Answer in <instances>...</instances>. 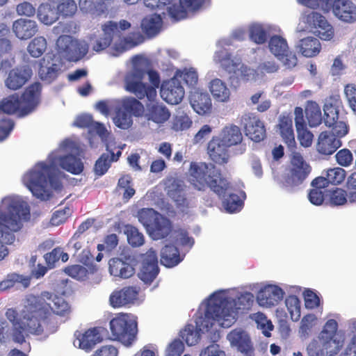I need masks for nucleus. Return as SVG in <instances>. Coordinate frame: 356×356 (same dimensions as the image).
I'll return each mask as SVG.
<instances>
[{
	"instance_id": "8fccbe9b",
	"label": "nucleus",
	"mask_w": 356,
	"mask_h": 356,
	"mask_svg": "<svg viewBox=\"0 0 356 356\" xmlns=\"http://www.w3.org/2000/svg\"><path fill=\"white\" fill-rule=\"evenodd\" d=\"M79 7L83 13L90 14L96 16H101L106 14L104 11H101L99 7V3L94 0H79Z\"/></svg>"
},
{
	"instance_id": "338daca9",
	"label": "nucleus",
	"mask_w": 356,
	"mask_h": 356,
	"mask_svg": "<svg viewBox=\"0 0 356 356\" xmlns=\"http://www.w3.org/2000/svg\"><path fill=\"white\" fill-rule=\"evenodd\" d=\"M109 155L103 154L96 161L95 170L99 175H103L106 172L111 165Z\"/></svg>"
},
{
	"instance_id": "a211bd4d",
	"label": "nucleus",
	"mask_w": 356,
	"mask_h": 356,
	"mask_svg": "<svg viewBox=\"0 0 356 356\" xmlns=\"http://www.w3.org/2000/svg\"><path fill=\"white\" fill-rule=\"evenodd\" d=\"M159 272L157 254L150 248L142 256V266L138 275L146 284H151Z\"/></svg>"
},
{
	"instance_id": "09e8293b",
	"label": "nucleus",
	"mask_w": 356,
	"mask_h": 356,
	"mask_svg": "<svg viewBox=\"0 0 356 356\" xmlns=\"http://www.w3.org/2000/svg\"><path fill=\"white\" fill-rule=\"evenodd\" d=\"M180 337L186 341L188 346H194L200 339V334L193 325H187L181 331Z\"/></svg>"
},
{
	"instance_id": "4c0bfd02",
	"label": "nucleus",
	"mask_w": 356,
	"mask_h": 356,
	"mask_svg": "<svg viewBox=\"0 0 356 356\" xmlns=\"http://www.w3.org/2000/svg\"><path fill=\"white\" fill-rule=\"evenodd\" d=\"M306 118L311 127H317L322 122L321 108L314 102H309L305 108Z\"/></svg>"
},
{
	"instance_id": "aec40b11",
	"label": "nucleus",
	"mask_w": 356,
	"mask_h": 356,
	"mask_svg": "<svg viewBox=\"0 0 356 356\" xmlns=\"http://www.w3.org/2000/svg\"><path fill=\"white\" fill-rule=\"evenodd\" d=\"M206 0H176L168 7V15L174 20L179 21L186 18L188 11H196L205 3Z\"/></svg>"
},
{
	"instance_id": "c756f323",
	"label": "nucleus",
	"mask_w": 356,
	"mask_h": 356,
	"mask_svg": "<svg viewBox=\"0 0 356 356\" xmlns=\"http://www.w3.org/2000/svg\"><path fill=\"white\" fill-rule=\"evenodd\" d=\"M147 121H152L156 124H162L168 120L170 112L163 105L156 104H147L146 111L143 114Z\"/></svg>"
},
{
	"instance_id": "39448f33",
	"label": "nucleus",
	"mask_w": 356,
	"mask_h": 356,
	"mask_svg": "<svg viewBox=\"0 0 356 356\" xmlns=\"http://www.w3.org/2000/svg\"><path fill=\"white\" fill-rule=\"evenodd\" d=\"M189 172L190 182L198 191H204L209 188L221 197L229 188V182L221 170L212 163H191Z\"/></svg>"
},
{
	"instance_id": "e2e57ef3",
	"label": "nucleus",
	"mask_w": 356,
	"mask_h": 356,
	"mask_svg": "<svg viewBox=\"0 0 356 356\" xmlns=\"http://www.w3.org/2000/svg\"><path fill=\"white\" fill-rule=\"evenodd\" d=\"M15 126L14 121L8 117L0 118V141L6 139Z\"/></svg>"
},
{
	"instance_id": "a878e982",
	"label": "nucleus",
	"mask_w": 356,
	"mask_h": 356,
	"mask_svg": "<svg viewBox=\"0 0 356 356\" xmlns=\"http://www.w3.org/2000/svg\"><path fill=\"white\" fill-rule=\"evenodd\" d=\"M12 29L15 36L19 40L30 39L38 31L35 21L24 18H19L14 21Z\"/></svg>"
},
{
	"instance_id": "7ed1b4c3",
	"label": "nucleus",
	"mask_w": 356,
	"mask_h": 356,
	"mask_svg": "<svg viewBox=\"0 0 356 356\" xmlns=\"http://www.w3.org/2000/svg\"><path fill=\"white\" fill-rule=\"evenodd\" d=\"M213 296L211 302L207 305L204 317L197 324L206 331H209L216 324L224 328L231 327L238 316V308L236 307L235 300L229 297L222 298L215 295ZM244 302L246 303L242 309H249L253 303V296L251 293L241 295L238 298V302L242 304Z\"/></svg>"
},
{
	"instance_id": "864d4df0",
	"label": "nucleus",
	"mask_w": 356,
	"mask_h": 356,
	"mask_svg": "<svg viewBox=\"0 0 356 356\" xmlns=\"http://www.w3.org/2000/svg\"><path fill=\"white\" fill-rule=\"evenodd\" d=\"M170 197L175 202L178 208L185 209L189 207V202L186 197L184 191L179 186L168 192Z\"/></svg>"
},
{
	"instance_id": "58836bf2",
	"label": "nucleus",
	"mask_w": 356,
	"mask_h": 356,
	"mask_svg": "<svg viewBox=\"0 0 356 356\" xmlns=\"http://www.w3.org/2000/svg\"><path fill=\"white\" fill-rule=\"evenodd\" d=\"M278 127L281 136L286 143L290 144L295 141L291 118L289 116L281 117Z\"/></svg>"
},
{
	"instance_id": "0e129e2a",
	"label": "nucleus",
	"mask_w": 356,
	"mask_h": 356,
	"mask_svg": "<svg viewBox=\"0 0 356 356\" xmlns=\"http://www.w3.org/2000/svg\"><path fill=\"white\" fill-rule=\"evenodd\" d=\"M298 139L300 144L304 147H309L312 145L314 135L307 128L297 129Z\"/></svg>"
},
{
	"instance_id": "7c9ffc66",
	"label": "nucleus",
	"mask_w": 356,
	"mask_h": 356,
	"mask_svg": "<svg viewBox=\"0 0 356 356\" xmlns=\"http://www.w3.org/2000/svg\"><path fill=\"white\" fill-rule=\"evenodd\" d=\"M340 103V97L339 95L330 96L326 99L323 107V121L327 127L334 124L335 122L340 120L339 115V106Z\"/></svg>"
},
{
	"instance_id": "bb28decb",
	"label": "nucleus",
	"mask_w": 356,
	"mask_h": 356,
	"mask_svg": "<svg viewBox=\"0 0 356 356\" xmlns=\"http://www.w3.org/2000/svg\"><path fill=\"white\" fill-rule=\"evenodd\" d=\"M190 103L194 111L199 115H205L212 108L210 95L207 90H193L190 95Z\"/></svg>"
},
{
	"instance_id": "393cba45",
	"label": "nucleus",
	"mask_w": 356,
	"mask_h": 356,
	"mask_svg": "<svg viewBox=\"0 0 356 356\" xmlns=\"http://www.w3.org/2000/svg\"><path fill=\"white\" fill-rule=\"evenodd\" d=\"M341 145L340 139L330 132L325 131L319 134L316 149L320 154L330 156L334 154Z\"/></svg>"
},
{
	"instance_id": "c85d7f7f",
	"label": "nucleus",
	"mask_w": 356,
	"mask_h": 356,
	"mask_svg": "<svg viewBox=\"0 0 356 356\" xmlns=\"http://www.w3.org/2000/svg\"><path fill=\"white\" fill-rule=\"evenodd\" d=\"M172 228L170 220L159 214L147 231L154 240H159L167 237L171 232Z\"/></svg>"
},
{
	"instance_id": "5701e85b",
	"label": "nucleus",
	"mask_w": 356,
	"mask_h": 356,
	"mask_svg": "<svg viewBox=\"0 0 356 356\" xmlns=\"http://www.w3.org/2000/svg\"><path fill=\"white\" fill-rule=\"evenodd\" d=\"M138 291L134 286H125L114 291L110 296L109 302L113 308L132 304L137 300Z\"/></svg>"
},
{
	"instance_id": "ddd939ff",
	"label": "nucleus",
	"mask_w": 356,
	"mask_h": 356,
	"mask_svg": "<svg viewBox=\"0 0 356 356\" xmlns=\"http://www.w3.org/2000/svg\"><path fill=\"white\" fill-rule=\"evenodd\" d=\"M131 27V24L125 20L122 19L118 23L108 21L102 25L103 36L96 40L95 44L92 47L93 51L100 52L106 49L112 42L113 39L121 38V31H125Z\"/></svg>"
},
{
	"instance_id": "412c9836",
	"label": "nucleus",
	"mask_w": 356,
	"mask_h": 356,
	"mask_svg": "<svg viewBox=\"0 0 356 356\" xmlns=\"http://www.w3.org/2000/svg\"><path fill=\"white\" fill-rule=\"evenodd\" d=\"M32 76L33 71L29 66H18L9 71L5 83L8 89H21Z\"/></svg>"
},
{
	"instance_id": "dca6fc26",
	"label": "nucleus",
	"mask_w": 356,
	"mask_h": 356,
	"mask_svg": "<svg viewBox=\"0 0 356 356\" xmlns=\"http://www.w3.org/2000/svg\"><path fill=\"white\" fill-rule=\"evenodd\" d=\"M270 51L280 60L284 65L291 68L296 65L298 59L296 54L289 51L286 40L279 35H273L268 43Z\"/></svg>"
},
{
	"instance_id": "5fc2aeb1",
	"label": "nucleus",
	"mask_w": 356,
	"mask_h": 356,
	"mask_svg": "<svg viewBox=\"0 0 356 356\" xmlns=\"http://www.w3.org/2000/svg\"><path fill=\"white\" fill-rule=\"evenodd\" d=\"M185 90H160L161 97L166 103L172 105L179 104L184 97Z\"/></svg>"
},
{
	"instance_id": "4d7b16f0",
	"label": "nucleus",
	"mask_w": 356,
	"mask_h": 356,
	"mask_svg": "<svg viewBox=\"0 0 356 356\" xmlns=\"http://www.w3.org/2000/svg\"><path fill=\"white\" fill-rule=\"evenodd\" d=\"M346 175V170L341 168L337 167L329 169L327 171L326 177L330 184L339 185L345 180Z\"/></svg>"
},
{
	"instance_id": "1a4fd4ad",
	"label": "nucleus",
	"mask_w": 356,
	"mask_h": 356,
	"mask_svg": "<svg viewBox=\"0 0 356 356\" xmlns=\"http://www.w3.org/2000/svg\"><path fill=\"white\" fill-rule=\"evenodd\" d=\"M125 89H160L161 77L155 70L134 67L124 77Z\"/></svg>"
},
{
	"instance_id": "4be33fe9",
	"label": "nucleus",
	"mask_w": 356,
	"mask_h": 356,
	"mask_svg": "<svg viewBox=\"0 0 356 356\" xmlns=\"http://www.w3.org/2000/svg\"><path fill=\"white\" fill-rule=\"evenodd\" d=\"M285 293L277 285H267L259 290L257 299L261 306L273 307L277 305L284 298Z\"/></svg>"
},
{
	"instance_id": "20e7f679",
	"label": "nucleus",
	"mask_w": 356,
	"mask_h": 356,
	"mask_svg": "<svg viewBox=\"0 0 356 356\" xmlns=\"http://www.w3.org/2000/svg\"><path fill=\"white\" fill-rule=\"evenodd\" d=\"M30 218V208L22 200H10L0 207V261L8 255V250L4 245L13 243L14 232L19 231L23 222Z\"/></svg>"
},
{
	"instance_id": "9d476101",
	"label": "nucleus",
	"mask_w": 356,
	"mask_h": 356,
	"mask_svg": "<svg viewBox=\"0 0 356 356\" xmlns=\"http://www.w3.org/2000/svg\"><path fill=\"white\" fill-rule=\"evenodd\" d=\"M110 330L115 340L127 346L136 339L137 323L125 314H119L110 321Z\"/></svg>"
},
{
	"instance_id": "c03bdc74",
	"label": "nucleus",
	"mask_w": 356,
	"mask_h": 356,
	"mask_svg": "<svg viewBox=\"0 0 356 356\" xmlns=\"http://www.w3.org/2000/svg\"><path fill=\"white\" fill-rule=\"evenodd\" d=\"M47 48L46 39L42 36L36 37L29 44L27 50L29 54L34 58H39L45 51Z\"/></svg>"
},
{
	"instance_id": "69168bd1",
	"label": "nucleus",
	"mask_w": 356,
	"mask_h": 356,
	"mask_svg": "<svg viewBox=\"0 0 356 356\" xmlns=\"http://www.w3.org/2000/svg\"><path fill=\"white\" fill-rule=\"evenodd\" d=\"M332 129L331 134H334L336 138L340 139L348 133V126L343 120H339L334 122V124L329 127Z\"/></svg>"
},
{
	"instance_id": "49530a36",
	"label": "nucleus",
	"mask_w": 356,
	"mask_h": 356,
	"mask_svg": "<svg viewBox=\"0 0 356 356\" xmlns=\"http://www.w3.org/2000/svg\"><path fill=\"white\" fill-rule=\"evenodd\" d=\"M160 213L152 208H143L138 211V220L148 230Z\"/></svg>"
},
{
	"instance_id": "603ef678",
	"label": "nucleus",
	"mask_w": 356,
	"mask_h": 356,
	"mask_svg": "<svg viewBox=\"0 0 356 356\" xmlns=\"http://www.w3.org/2000/svg\"><path fill=\"white\" fill-rule=\"evenodd\" d=\"M225 209L229 213L240 211L243 205V200L236 193H231L223 201Z\"/></svg>"
},
{
	"instance_id": "ea45409f",
	"label": "nucleus",
	"mask_w": 356,
	"mask_h": 356,
	"mask_svg": "<svg viewBox=\"0 0 356 356\" xmlns=\"http://www.w3.org/2000/svg\"><path fill=\"white\" fill-rule=\"evenodd\" d=\"M19 283L24 288H27L30 284V279L16 273L8 275L5 280L0 282V291L13 288Z\"/></svg>"
},
{
	"instance_id": "2eb2a0df",
	"label": "nucleus",
	"mask_w": 356,
	"mask_h": 356,
	"mask_svg": "<svg viewBox=\"0 0 356 356\" xmlns=\"http://www.w3.org/2000/svg\"><path fill=\"white\" fill-rule=\"evenodd\" d=\"M245 134L254 142L262 141L266 136L264 123L253 113H245L241 120Z\"/></svg>"
},
{
	"instance_id": "f3484780",
	"label": "nucleus",
	"mask_w": 356,
	"mask_h": 356,
	"mask_svg": "<svg viewBox=\"0 0 356 356\" xmlns=\"http://www.w3.org/2000/svg\"><path fill=\"white\" fill-rule=\"evenodd\" d=\"M307 23L312 29H314V33L323 40H330L334 35V31L332 26L328 22L327 19L318 12L312 11L307 15Z\"/></svg>"
},
{
	"instance_id": "423d86ee",
	"label": "nucleus",
	"mask_w": 356,
	"mask_h": 356,
	"mask_svg": "<svg viewBox=\"0 0 356 356\" xmlns=\"http://www.w3.org/2000/svg\"><path fill=\"white\" fill-rule=\"evenodd\" d=\"M70 31L67 24L59 22L52 29V33L58 38L56 42L57 52L68 62L77 63L88 53L89 44L83 40L65 35Z\"/></svg>"
},
{
	"instance_id": "052dcab7",
	"label": "nucleus",
	"mask_w": 356,
	"mask_h": 356,
	"mask_svg": "<svg viewBox=\"0 0 356 356\" xmlns=\"http://www.w3.org/2000/svg\"><path fill=\"white\" fill-rule=\"evenodd\" d=\"M58 74V70L56 69L55 64L49 67L41 65L39 69V76L40 79L47 83H51L54 81Z\"/></svg>"
},
{
	"instance_id": "f704fd0d",
	"label": "nucleus",
	"mask_w": 356,
	"mask_h": 356,
	"mask_svg": "<svg viewBox=\"0 0 356 356\" xmlns=\"http://www.w3.org/2000/svg\"><path fill=\"white\" fill-rule=\"evenodd\" d=\"M300 51L305 57H314L319 54L321 44L318 39L307 37L302 39L299 44Z\"/></svg>"
},
{
	"instance_id": "f03ea898",
	"label": "nucleus",
	"mask_w": 356,
	"mask_h": 356,
	"mask_svg": "<svg viewBox=\"0 0 356 356\" xmlns=\"http://www.w3.org/2000/svg\"><path fill=\"white\" fill-rule=\"evenodd\" d=\"M49 159V164L39 162L24 177V181L33 196L41 200H49L51 197L49 185L55 190L62 188V184L56 173L57 164L74 175H79L84 168L81 159L70 154L62 156L51 154Z\"/></svg>"
},
{
	"instance_id": "3c124183",
	"label": "nucleus",
	"mask_w": 356,
	"mask_h": 356,
	"mask_svg": "<svg viewBox=\"0 0 356 356\" xmlns=\"http://www.w3.org/2000/svg\"><path fill=\"white\" fill-rule=\"evenodd\" d=\"M249 35L250 40L258 44H264L267 40V32L260 24H252L249 29Z\"/></svg>"
},
{
	"instance_id": "2f4dec72",
	"label": "nucleus",
	"mask_w": 356,
	"mask_h": 356,
	"mask_svg": "<svg viewBox=\"0 0 356 356\" xmlns=\"http://www.w3.org/2000/svg\"><path fill=\"white\" fill-rule=\"evenodd\" d=\"M111 275L122 279H127L135 273V268L131 264L120 258H113L109 261Z\"/></svg>"
},
{
	"instance_id": "6e6552de",
	"label": "nucleus",
	"mask_w": 356,
	"mask_h": 356,
	"mask_svg": "<svg viewBox=\"0 0 356 356\" xmlns=\"http://www.w3.org/2000/svg\"><path fill=\"white\" fill-rule=\"evenodd\" d=\"M307 7L321 8L328 12L332 10L334 15L345 23L352 24L356 22V5L351 0H298Z\"/></svg>"
},
{
	"instance_id": "473e14b6",
	"label": "nucleus",
	"mask_w": 356,
	"mask_h": 356,
	"mask_svg": "<svg viewBox=\"0 0 356 356\" xmlns=\"http://www.w3.org/2000/svg\"><path fill=\"white\" fill-rule=\"evenodd\" d=\"M220 138L229 147L240 144L243 140V135L240 128L234 124H229L223 127Z\"/></svg>"
},
{
	"instance_id": "4468645a",
	"label": "nucleus",
	"mask_w": 356,
	"mask_h": 356,
	"mask_svg": "<svg viewBox=\"0 0 356 356\" xmlns=\"http://www.w3.org/2000/svg\"><path fill=\"white\" fill-rule=\"evenodd\" d=\"M198 81L197 73L193 70H177L173 77L163 81L160 89H184L188 87L191 89L195 88Z\"/></svg>"
},
{
	"instance_id": "79ce46f5",
	"label": "nucleus",
	"mask_w": 356,
	"mask_h": 356,
	"mask_svg": "<svg viewBox=\"0 0 356 356\" xmlns=\"http://www.w3.org/2000/svg\"><path fill=\"white\" fill-rule=\"evenodd\" d=\"M327 196L330 206H343L348 203L347 191L341 188L328 191Z\"/></svg>"
},
{
	"instance_id": "6ab92c4d",
	"label": "nucleus",
	"mask_w": 356,
	"mask_h": 356,
	"mask_svg": "<svg viewBox=\"0 0 356 356\" xmlns=\"http://www.w3.org/2000/svg\"><path fill=\"white\" fill-rule=\"evenodd\" d=\"M102 330L100 327H94L84 331H76L74 336L79 348L86 353L90 352L97 343L103 341Z\"/></svg>"
},
{
	"instance_id": "a18cd8bd",
	"label": "nucleus",
	"mask_w": 356,
	"mask_h": 356,
	"mask_svg": "<svg viewBox=\"0 0 356 356\" xmlns=\"http://www.w3.org/2000/svg\"><path fill=\"white\" fill-rule=\"evenodd\" d=\"M124 233L127 234L128 243L132 247H139L143 245L144 236L136 227L131 225H126Z\"/></svg>"
},
{
	"instance_id": "cd10ccee",
	"label": "nucleus",
	"mask_w": 356,
	"mask_h": 356,
	"mask_svg": "<svg viewBox=\"0 0 356 356\" xmlns=\"http://www.w3.org/2000/svg\"><path fill=\"white\" fill-rule=\"evenodd\" d=\"M227 339L232 345L236 346L246 356L253 355L254 348L250 339L243 331L234 330L228 334Z\"/></svg>"
},
{
	"instance_id": "72a5a7b5",
	"label": "nucleus",
	"mask_w": 356,
	"mask_h": 356,
	"mask_svg": "<svg viewBox=\"0 0 356 356\" xmlns=\"http://www.w3.org/2000/svg\"><path fill=\"white\" fill-rule=\"evenodd\" d=\"M181 261L178 248L172 244L165 245L161 252V263L166 267H173Z\"/></svg>"
},
{
	"instance_id": "f8f14e48",
	"label": "nucleus",
	"mask_w": 356,
	"mask_h": 356,
	"mask_svg": "<svg viewBox=\"0 0 356 356\" xmlns=\"http://www.w3.org/2000/svg\"><path fill=\"white\" fill-rule=\"evenodd\" d=\"M312 172L311 165L300 152H293L290 160V168L285 182L291 187L301 185Z\"/></svg>"
},
{
	"instance_id": "e433bc0d",
	"label": "nucleus",
	"mask_w": 356,
	"mask_h": 356,
	"mask_svg": "<svg viewBox=\"0 0 356 356\" xmlns=\"http://www.w3.org/2000/svg\"><path fill=\"white\" fill-rule=\"evenodd\" d=\"M37 16L39 21L45 25H51L58 19L57 11L48 3H42L39 6Z\"/></svg>"
},
{
	"instance_id": "9b49d317",
	"label": "nucleus",
	"mask_w": 356,
	"mask_h": 356,
	"mask_svg": "<svg viewBox=\"0 0 356 356\" xmlns=\"http://www.w3.org/2000/svg\"><path fill=\"white\" fill-rule=\"evenodd\" d=\"M144 114V106L136 98H127L115 110L113 122L116 127L127 129L133 124L132 116L142 117Z\"/></svg>"
},
{
	"instance_id": "13d9d810",
	"label": "nucleus",
	"mask_w": 356,
	"mask_h": 356,
	"mask_svg": "<svg viewBox=\"0 0 356 356\" xmlns=\"http://www.w3.org/2000/svg\"><path fill=\"white\" fill-rule=\"evenodd\" d=\"M285 305L291 318L296 316V320H298L300 316V302L298 298L294 295L289 296L285 299Z\"/></svg>"
},
{
	"instance_id": "bf43d9fd",
	"label": "nucleus",
	"mask_w": 356,
	"mask_h": 356,
	"mask_svg": "<svg viewBox=\"0 0 356 356\" xmlns=\"http://www.w3.org/2000/svg\"><path fill=\"white\" fill-rule=\"evenodd\" d=\"M192 125V120L187 115H176L172 122V129L179 131L188 129Z\"/></svg>"
},
{
	"instance_id": "b1692460",
	"label": "nucleus",
	"mask_w": 356,
	"mask_h": 356,
	"mask_svg": "<svg viewBox=\"0 0 356 356\" xmlns=\"http://www.w3.org/2000/svg\"><path fill=\"white\" fill-rule=\"evenodd\" d=\"M229 147L218 136H213L207 145V152L211 159L218 164L226 163L228 161Z\"/></svg>"
},
{
	"instance_id": "37998d69",
	"label": "nucleus",
	"mask_w": 356,
	"mask_h": 356,
	"mask_svg": "<svg viewBox=\"0 0 356 356\" xmlns=\"http://www.w3.org/2000/svg\"><path fill=\"white\" fill-rule=\"evenodd\" d=\"M338 324L334 319L328 320L321 333V338L325 341L324 346L327 348L331 342L336 343V340L333 339L337 331Z\"/></svg>"
},
{
	"instance_id": "0eeeda50",
	"label": "nucleus",
	"mask_w": 356,
	"mask_h": 356,
	"mask_svg": "<svg viewBox=\"0 0 356 356\" xmlns=\"http://www.w3.org/2000/svg\"><path fill=\"white\" fill-rule=\"evenodd\" d=\"M41 90H24L19 96L14 94L0 101V113L16 114L19 118L33 113L40 103Z\"/></svg>"
},
{
	"instance_id": "a19ab883",
	"label": "nucleus",
	"mask_w": 356,
	"mask_h": 356,
	"mask_svg": "<svg viewBox=\"0 0 356 356\" xmlns=\"http://www.w3.org/2000/svg\"><path fill=\"white\" fill-rule=\"evenodd\" d=\"M44 259L49 268H54L56 264L60 259L63 262H66L69 259V255L67 252L63 251L62 248L56 247L51 252L44 254Z\"/></svg>"
},
{
	"instance_id": "6e6d98bb",
	"label": "nucleus",
	"mask_w": 356,
	"mask_h": 356,
	"mask_svg": "<svg viewBox=\"0 0 356 356\" xmlns=\"http://www.w3.org/2000/svg\"><path fill=\"white\" fill-rule=\"evenodd\" d=\"M64 272L67 275L77 280H85L88 278V269L86 267L79 264L67 266L64 269Z\"/></svg>"
},
{
	"instance_id": "680f3d73",
	"label": "nucleus",
	"mask_w": 356,
	"mask_h": 356,
	"mask_svg": "<svg viewBox=\"0 0 356 356\" xmlns=\"http://www.w3.org/2000/svg\"><path fill=\"white\" fill-rule=\"evenodd\" d=\"M337 163L343 167L350 166L353 161L352 152L347 148L340 149L335 154Z\"/></svg>"
},
{
	"instance_id": "f257e3e1",
	"label": "nucleus",
	"mask_w": 356,
	"mask_h": 356,
	"mask_svg": "<svg viewBox=\"0 0 356 356\" xmlns=\"http://www.w3.org/2000/svg\"><path fill=\"white\" fill-rule=\"evenodd\" d=\"M51 294L44 292L42 296L29 294L24 300L23 309L19 312L16 308H8L6 317L11 323L10 336L12 340L19 344L26 342V338L30 334L39 336L44 332L42 321H44L51 312L56 315L68 317L71 313V307L63 298L54 296L51 307L44 298L51 299Z\"/></svg>"
},
{
	"instance_id": "c9c22d12",
	"label": "nucleus",
	"mask_w": 356,
	"mask_h": 356,
	"mask_svg": "<svg viewBox=\"0 0 356 356\" xmlns=\"http://www.w3.org/2000/svg\"><path fill=\"white\" fill-rule=\"evenodd\" d=\"M162 19L159 15H151L145 17L141 22L143 31L148 36H154L160 31Z\"/></svg>"
},
{
	"instance_id": "de8ad7c7",
	"label": "nucleus",
	"mask_w": 356,
	"mask_h": 356,
	"mask_svg": "<svg viewBox=\"0 0 356 356\" xmlns=\"http://www.w3.org/2000/svg\"><path fill=\"white\" fill-rule=\"evenodd\" d=\"M56 11L63 17H72L77 11V4L74 0H64L57 5Z\"/></svg>"
},
{
	"instance_id": "774afa93",
	"label": "nucleus",
	"mask_w": 356,
	"mask_h": 356,
	"mask_svg": "<svg viewBox=\"0 0 356 356\" xmlns=\"http://www.w3.org/2000/svg\"><path fill=\"white\" fill-rule=\"evenodd\" d=\"M184 350V343L179 339H175L168 346L166 356H181Z\"/></svg>"
}]
</instances>
